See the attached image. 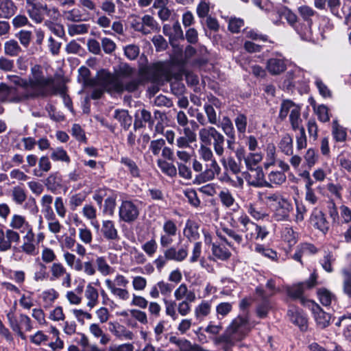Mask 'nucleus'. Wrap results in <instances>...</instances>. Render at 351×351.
I'll return each mask as SVG.
<instances>
[{
    "mask_svg": "<svg viewBox=\"0 0 351 351\" xmlns=\"http://www.w3.org/2000/svg\"><path fill=\"white\" fill-rule=\"evenodd\" d=\"M256 293L263 299L262 302L256 308V313L260 318H265L271 308L270 303L268 298L265 295V291L261 288H256Z\"/></svg>",
    "mask_w": 351,
    "mask_h": 351,
    "instance_id": "nucleus-26",
    "label": "nucleus"
},
{
    "mask_svg": "<svg viewBox=\"0 0 351 351\" xmlns=\"http://www.w3.org/2000/svg\"><path fill=\"white\" fill-rule=\"evenodd\" d=\"M110 330L117 337H125L128 339L133 338V333L125 329V328L119 324H110Z\"/></svg>",
    "mask_w": 351,
    "mask_h": 351,
    "instance_id": "nucleus-50",
    "label": "nucleus"
},
{
    "mask_svg": "<svg viewBox=\"0 0 351 351\" xmlns=\"http://www.w3.org/2000/svg\"><path fill=\"white\" fill-rule=\"evenodd\" d=\"M287 315L290 321L298 326L302 331L307 329V318L302 311L295 306H290Z\"/></svg>",
    "mask_w": 351,
    "mask_h": 351,
    "instance_id": "nucleus-15",
    "label": "nucleus"
},
{
    "mask_svg": "<svg viewBox=\"0 0 351 351\" xmlns=\"http://www.w3.org/2000/svg\"><path fill=\"white\" fill-rule=\"evenodd\" d=\"M263 159V155L260 152H251L245 159V164L248 170L252 171L253 168L258 164Z\"/></svg>",
    "mask_w": 351,
    "mask_h": 351,
    "instance_id": "nucleus-51",
    "label": "nucleus"
},
{
    "mask_svg": "<svg viewBox=\"0 0 351 351\" xmlns=\"http://www.w3.org/2000/svg\"><path fill=\"white\" fill-rule=\"evenodd\" d=\"M221 162L223 167L231 171L233 174L237 175L241 171V162L236 160L233 157L230 156L227 159L224 158V155L221 157Z\"/></svg>",
    "mask_w": 351,
    "mask_h": 351,
    "instance_id": "nucleus-36",
    "label": "nucleus"
},
{
    "mask_svg": "<svg viewBox=\"0 0 351 351\" xmlns=\"http://www.w3.org/2000/svg\"><path fill=\"white\" fill-rule=\"evenodd\" d=\"M51 280H56L62 278L66 271V269L60 263H53L50 266Z\"/></svg>",
    "mask_w": 351,
    "mask_h": 351,
    "instance_id": "nucleus-44",
    "label": "nucleus"
},
{
    "mask_svg": "<svg viewBox=\"0 0 351 351\" xmlns=\"http://www.w3.org/2000/svg\"><path fill=\"white\" fill-rule=\"evenodd\" d=\"M157 164L163 173L171 178L176 176L177 169L173 164L161 159L157 160Z\"/></svg>",
    "mask_w": 351,
    "mask_h": 351,
    "instance_id": "nucleus-48",
    "label": "nucleus"
},
{
    "mask_svg": "<svg viewBox=\"0 0 351 351\" xmlns=\"http://www.w3.org/2000/svg\"><path fill=\"white\" fill-rule=\"evenodd\" d=\"M252 171H254L255 173V176L254 179L248 180V184L250 186L254 187H263L271 186L270 183H269L265 180L264 173L261 167H258L256 169L253 168V170Z\"/></svg>",
    "mask_w": 351,
    "mask_h": 351,
    "instance_id": "nucleus-35",
    "label": "nucleus"
},
{
    "mask_svg": "<svg viewBox=\"0 0 351 351\" xmlns=\"http://www.w3.org/2000/svg\"><path fill=\"white\" fill-rule=\"evenodd\" d=\"M300 110L301 108L298 106V108L293 110L289 114V121L291 125V128L294 131H296L298 129H300L301 128H304L302 125H301L302 119L300 117Z\"/></svg>",
    "mask_w": 351,
    "mask_h": 351,
    "instance_id": "nucleus-53",
    "label": "nucleus"
},
{
    "mask_svg": "<svg viewBox=\"0 0 351 351\" xmlns=\"http://www.w3.org/2000/svg\"><path fill=\"white\" fill-rule=\"evenodd\" d=\"M89 27V25L86 23H73L68 25V34L71 36L84 34L88 32Z\"/></svg>",
    "mask_w": 351,
    "mask_h": 351,
    "instance_id": "nucleus-45",
    "label": "nucleus"
},
{
    "mask_svg": "<svg viewBox=\"0 0 351 351\" xmlns=\"http://www.w3.org/2000/svg\"><path fill=\"white\" fill-rule=\"evenodd\" d=\"M279 148L286 155H292L293 152V138L290 134H286L282 136L279 143Z\"/></svg>",
    "mask_w": 351,
    "mask_h": 351,
    "instance_id": "nucleus-49",
    "label": "nucleus"
},
{
    "mask_svg": "<svg viewBox=\"0 0 351 351\" xmlns=\"http://www.w3.org/2000/svg\"><path fill=\"white\" fill-rule=\"evenodd\" d=\"M120 163L123 165L132 178H139L141 171L136 162L128 156H122Z\"/></svg>",
    "mask_w": 351,
    "mask_h": 351,
    "instance_id": "nucleus-32",
    "label": "nucleus"
},
{
    "mask_svg": "<svg viewBox=\"0 0 351 351\" xmlns=\"http://www.w3.org/2000/svg\"><path fill=\"white\" fill-rule=\"evenodd\" d=\"M266 68L271 75H279L286 70L287 66L284 59L271 58L267 60Z\"/></svg>",
    "mask_w": 351,
    "mask_h": 351,
    "instance_id": "nucleus-20",
    "label": "nucleus"
},
{
    "mask_svg": "<svg viewBox=\"0 0 351 351\" xmlns=\"http://www.w3.org/2000/svg\"><path fill=\"white\" fill-rule=\"evenodd\" d=\"M9 226L13 230H18L21 232H25L29 229H32L25 217L18 214H14L12 216Z\"/></svg>",
    "mask_w": 351,
    "mask_h": 351,
    "instance_id": "nucleus-19",
    "label": "nucleus"
},
{
    "mask_svg": "<svg viewBox=\"0 0 351 351\" xmlns=\"http://www.w3.org/2000/svg\"><path fill=\"white\" fill-rule=\"evenodd\" d=\"M21 237L18 232L12 228L7 229L5 232L0 228V251L5 252L11 249L12 243H19Z\"/></svg>",
    "mask_w": 351,
    "mask_h": 351,
    "instance_id": "nucleus-12",
    "label": "nucleus"
},
{
    "mask_svg": "<svg viewBox=\"0 0 351 351\" xmlns=\"http://www.w3.org/2000/svg\"><path fill=\"white\" fill-rule=\"evenodd\" d=\"M198 152L202 160L206 162H211L210 169L206 170L202 174L204 181L211 180L215 178V173L218 174L220 172L221 168L208 145L201 143Z\"/></svg>",
    "mask_w": 351,
    "mask_h": 351,
    "instance_id": "nucleus-8",
    "label": "nucleus"
},
{
    "mask_svg": "<svg viewBox=\"0 0 351 351\" xmlns=\"http://www.w3.org/2000/svg\"><path fill=\"white\" fill-rule=\"evenodd\" d=\"M254 326L255 324L250 322L247 316L239 315L232 320L228 328V332L236 343L243 339Z\"/></svg>",
    "mask_w": 351,
    "mask_h": 351,
    "instance_id": "nucleus-6",
    "label": "nucleus"
},
{
    "mask_svg": "<svg viewBox=\"0 0 351 351\" xmlns=\"http://www.w3.org/2000/svg\"><path fill=\"white\" fill-rule=\"evenodd\" d=\"M317 295L322 305L328 306L335 300V295L326 289H320L317 291Z\"/></svg>",
    "mask_w": 351,
    "mask_h": 351,
    "instance_id": "nucleus-57",
    "label": "nucleus"
},
{
    "mask_svg": "<svg viewBox=\"0 0 351 351\" xmlns=\"http://www.w3.org/2000/svg\"><path fill=\"white\" fill-rule=\"evenodd\" d=\"M226 141L225 136L220 132L217 133L214 139L213 140V145L215 153L219 157H222L224 155L225 148L224 143Z\"/></svg>",
    "mask_w": 351,
    "mask_h": 351,
    "instance_id": "nucleus-43",
    "label": "nucleus"
},
{
    "mask_svg": "<svg viewBox=\"0 0 351 351\" xmlns=\"http://www.w3.org/2000/svg\"><path fill=\"white\" fill-rule=\"evenodd\" d=\"M298 106V105L293 103L291 100L284 99L280 104L278 118L281 121L285 120L289 112L291 113V112L295 110Z\"/></svg>",
    "mask_w": 351,
    "mask_h": 351,
    "instance_id": "nucleus-41",
    "label": "nucleus"
},
{
    "mask_svg": "<svg viewBox=\"0 0 351 351\" xmlns=\"http://www.w3.org/2000/svg\"><path fill=\"white\" fill-rule=\"evenodd\" d=\"M6 317L11 329L22 339L25 340L26 335L23 332V329L24 328L27 332H29L33 329L32 322L30 317L25 314L21 313L19 316V319H17L14 310H10L8 312Z\"/></svg>",
    "mask_w": 351,
    "mask_h": 351,
    "instance_id": "nucleus-7",
    "label": "nucleus"
},
{
    "mask_svg": "<svg viewBox=\"0 0 351 351\" xmlns=\"http://www.w3.org/2000/svg\"><path fill=\"white\" fill-rule=\"evenodd\" d=\"M35 234L32 231V229L28 230L26 232L25 235L23 237V243L21 246V248L25 254L34 256L36 254V245L34 244Z\"/></svg>",
    "mask_w": 351,
    "mask_h": 351,
    "instance_id": "nucleus-18",
    "label": "nucleus"
},
{
    "mask_svg": "<svg viewBox=\"0 0 351 351\" xmlns=\"http://www.w3.org/2000/svg\"><path fill=\"white\" fill-rule=\"evenodd\" d=\"M144 82V77L135 68L126 63L121 64L115 74L106 73L100 77L101 87L95 88L90 97L98 99L104 91L111 95L134 93Z\"/></svg>",
    "mask_w": 351,
    "mask_h": 351,
    "instance_id": "nucleus-1",
    "label": "nucleus"
},
{
    "mask_svg": "<svg viewBox=\"0 0 351 351\" xmlns=\"http://www.w3.org/2000/svg\"><path fill=\"white\" fill-rule=\"evenodd\" d=\"M140 114H141V120L140 121L136 120L134 121V128L136 129V128L143 127V122H144V123H147L149 128L152 129V128L154 126V121L152 117L151 112L145 109H143L141 110Z\"/></svg>",
    "mask_w": 351,
    "mask_h": 351,
    "instance_id": "nucleus-46",
    "label": "nucleus"
},
{
    "mask_svg": "<svg viewBox=\"0 0 351 351\" xmlns=\"http://www.w3.org/2000/svg\"><path fill=\"white\" fill-rule=\"evenodd\" d=\"M101 232L104 237L107 240L117 241L119 239L118 230L113 221L104 220L102 221Z\"/></svg>",
    "mask_w": 351,
    "mask_h": 351,
    "instance_id": "nucleus-17",
    "label": "nucleus"
},
{
    "mask_svg": "<svg viewBox=\"0 0 351 351\" xmlns=\"http://www.w3.org/2000/svg\"><path fill=\"white\" fill-rule=\"evenodd\" d=\"M174 297L177 300H181L185 298L184 300L194 302L196 299V295L194 291L188 289L186 284H181L175 291Z\"/></svg>",
    "mask_w": 351,
    "mask_h": 351,
    "instance_id": "nucleus-29",
    "label": "nucleus"
},
{
    "mask_svg": "<svg viewBox=\"0 0 351 351\" xmlns=\"http://www.w3.org/2000/svg\"><path fill=\"white\" fill-rule=\"evenodd\" d=\"M17 7L12 0H1L0 2V19H8L14 16Z\"/></svg>",
    "mask_w": 351,
    "mask_h": 351,
    "instance_id": "nucleus-25",
    "label": "nucleus"
},
{
    "mask_svg": "<svg viewBox=\"0 0 351 351\" xmlns=\"http://www.w3.org/2000/svg\"><path fill=\"white\" fill-rule=\"evenodd\" d=\"M258 198L261 202L269 206H276L283 199L278 193L267 191L259 193Z\"/></svg>",
    "mask_w": 351,
    "mask_h": 351,
    "instance_id": "nucleus-30",
    "label": "nucleus"
},
{
    "mask_svg": "<svg viewBox=\"0 0 351 351\" xmlns=\"http://www.w3.org/2000/svg\"><path fill=\"white\" fill-rule=\"evenodd\" d=\"M84 297L87 300L86 306L90 309L95 307L99 303V292L93 287V283H88L85 289Z\"/></svg>",
    "mask_w": 351,
    "mask_h": 351,
    "instance_id": "nucleus-23",
    "label": "nucleus"
},
{
    "mask_svg": "<svg viewBox=\"0 0 351 351\" xmlns=\"http://www.w3.org/2000/svg\"><path fill=\"white\" fill-rule=\"evenodd\" d=\"M211 311V302L203 300L194 310V314L197 319H202L208 316Z\"/></svg>",
    "mask_w": 351,
    "mask_h": 351,
    "instance_id": "nucleus-38",
    "label": "nucleus"
},
{
    "mask_svg": "<svg viewBox=\"0 0 351 351\" xmlns=\"http://www.w3.org/2000/svg\"><path fill=\"white\" fill-rule=\"evenodd\" d=\"M311 221L315 227L322 231L323 233L328 232L329 229V223L326 220L325 215L319 210H315L311 216Z\"/></svg>",
    "mask_w": 351,
    "mask_h": 351,
    "instance_id": "nucleus-21",
    "label": "nucleus"
},
{
    "mask_svg": "<svg viewBox=\"0 0 351 351\" xmlns=\"http://www.w3.org/2000/svg\"><path fill=\"white\" fill-rule=\"evenodd\" d=\"M308 306L311 309L318 326L324 328L329 325L330 315L324 312L320 306L313 301H308Z\"/></svg>",
    "mask_w": 351,
    "mask_h": 351,
    "instance_id": "nucleus-13",
    "label": "nucleus"
},
{
    "mask_svg": "<svg viewBox=\"0 0 351 351\" xmlns=\"http://www.w3.org/2000/svg\"><path fill=\"white\" fill-rule=\"evenodd\" d=\"M231 224L235 229L224 227L217 231V237L231 245L228 237L238 245H244L255 241H263L269 234L265 226H261L252 221L243 211L235 218L231 219Z\"/></svg>",
    "mask_w": 351,
    "mask_h": 351,
    "instance_id": "nucleus-2",
    "label": "nucleus"
},
{
    "mask_svg": "<svg viewBox=\"0 0 351 351\" xmlns=\"http://www.w3.org/2000/svg\"><path fill=\"white\" fill-rule=\"evenodd\" d=\"M7 78L10 83L23 88L25 90L40 88L43 92L49 94H56L58 91L54 78L45 77L38 65L31 69V76L28 80L14 75H8Z\"/></svg>",
    "mask_w": 351,
    "mask_h": 351,
    "instance_id": "nucleus-3",
    "label": "nucleus"
},
{
    "mask_svg": "<svg viewBox=\"0 0 351 351\" xmlns=\"http://www.w3.org/2000/svg\"><path fill=\"white\" fill-rule=\"evenodd\" d=\"M332 134L333 138L338 142L344 141L347 136L346 130L343 127L340 126L336 120L332 122Z\"/></svg>",
    "mask_w": 351,
    "mask_h": 351,
    "instance_id": "nucleus-55",
    "label": "nucleus"
},
{
    "mask_svg": "<svg viewBox=\"0 0 351 351\" xmlns=\"http://www.w3.org/2000/svg\"><path fill=\"white\" fill-rule=\"evenodd\" d=\"M78 236L81 241L84 244L88 245L92 243V232L84 224L82 228L78 229Z\"/></svg>",
    "mask_w": 351,
    "mask_h": 351,
    "instance_id": "nucleus-62",
    "label": "nucleus"
},
{
    "mask_svg": "<svg viewBox=\"0 0 351 351\" xmlns=\"http://www.w3.org/2000/svg\"><path fill=\"white\" fill-rule=\"evenodd\" d=\"M51 158L53 161H62L66 163L70 162V157L66 152L61 147L53 149L51 154Z\"/></svg>",
    "mask_w": 351,
    "mask_h": 351,
    "instance_id": "nucleus-59",
    "label": "nucleus"
},
{
    "mask_svg": "<svg viewBox=\"0 0 351 351\" xmlns=\"http://www.w3.org/2000/svg\"><path fill=\"white\" fill-rule=\"evenodd\" d=\"M282 239L287 242L289 246H292L296 243V233L293 228L289 226L285 227L281 232Z\"/></svg>",
    "mask_w": 351,
    "mask_h": 351,
    "instance_id": "nucleus-52",
    "label": "nucleus"
},
{
    "mask_svg": "<svg viewBox=\"0 0 351 351\" xmlns=\"http://www.w3.org/2000/svg\"><path fill=\"white\" fill-rule=\"evenodd\" d=\"M12 201L18 205H21L27 199V194L23 188L21 186L13 187L11 191Z\"/></svg>",
    "mask_w": 351,
    "mask_h": 351,
    "instance_id": "nucleus-47",
    "label": "nucleus"
},
{
    "mask_svg": "<svg viewBox=\"0 0 351 351\" xmlns=\"http://www.w3.org/2000/svg\"><path fill=\"white\" fill-rule=\"evenodd\" d=\"M165 248L166 250L164 251V254L166 255L167 258H168L169 261L182 262L188 256V245H183L178 248L176 247L175 246L170 245Z\"/></svg>",
    "mask_w": 351,
    "mask_h": 351,
    "instance_id": "nucleus-14",
    "label": "nucleus"
},
{
    "mask_svg": "<svg viewBox=\"0 0 351 351\" xmlns=\"http://www.w3.org/2000/svg\"><path fill=\"white\" fill-rule=\"evenodd\" d=\"M62 180L57 173L50 174L45 181V185L48 191L55 193L61 186Z\"/></svg>",
    "mask_w": 351,
    "mask_h": 351,
    "instance_id": "nucleus-42",
    "label": "nucleus"
},
{
    "mask_svg": "<svg viewBox=\"0 0 351 351\" xmlns=\"http://www.w3.org/2000/svg\"><path fill=\"white\" fill-rule=\"evenodd\" d=\"M342 274L343 276V291L351 298V272L348 269L344 268L342 269Z\"/></svg>",
    "mask_w": 351,
    "mask_h": 351,
    "instance_id": "nucleus-64",
    "label": "nucleus"
},
{
    "mask_svg": "<svg viewBox=\"0 0 351 351\" xmlns=\"http://www.w3.org/2000/svg\"><path fill=\"white\" fill-rule=\"evenodd\" d=\"M304 73L300 69L293 71H289L286 75V78L283 82V88L287 90H291L293 87L295 86L298 84H301L302 81L299 79L303 76Z\"/></svg>",
    "mask_w": 351,
    "mask_h": 351,
    "instance_id": "nucleus-24",
    "label": "nucleus"
},
{
    "mask_svg": "<svg viewBox=\"0 0 351 351\" xmlns=\"http://www.w3.org/2000/svg\"><path fill=\"white\" fill-rule=\"evenodd\" d=\"M38 167L39 170H34V175L37 177H41L43 176V173L41 171L47 173L51 169V165L49 158L47 156H42L39 159Z\"/></svg>",
    "mask_w": 351,
    "mask_h": 351,
    "instance_id": "nucleus-56",
    "label": "nucleus"
},
{
    "mask_svg": "<svg viewBox=\"0 0 351 351\" xmlns=\"http://www.w3.org/2000/svg\"><path fill=\"white\" fill-rule=\"evenodd\" d=\"M149 74L152 80L154 82H158L167 78V71L165 66L161 63L154 64L149 71Z\"/></svg>",
    "mask_w": 351,
    "mask_h": 351,
    "instance_id": "nucleus-28",
    "label": "nucleus"
},
{
    "mask_svg": "<svg viewBox=\"0 0 351 351\" xmlns=\"http://www.w3.org/2000/svg\"><path fill=\"white\" fill-rule=\"evenodd\" d=\"M293 210L292 204L285 198L275 206V217L277 221L289 219L290 213Z\"/></svg>",
    "mask_w": 351,
    "mask_h": 351,
    "instance_id": "nucleus-16",
    "label": "nucleus"
},
{
    "mask_svg": "<svg viewBox=\"0 0 351 351\" xmlns=\"http://www.w3.org/2000/svg\"><path fill=\"white\" fill-rule=\"evenodd\" d=\"M219 131L213 126H205L199 129L198 135L200 143L210 145Z\"/></svg>",
    "mask_w": 351,
    "mask_h": 351,
    "instance_id": "nucleus-22",
    "label": "nucleus"
},
{
    "mask_svg": "<svg viewBox=\"0 0 351 351\" xmlns=\"http://www.w3.org/2000/svg\"><path fill=\"white\" fill-rule=\"evenodd\" d=\"M218 197L222 206L227 208H230L234 205L239 207L236 203L233 195L228 189L224 188L221 190L218 194Z\"/></svg>",
    "mask_w": 351,
    "mask_h": 351,
    "instance_id": "nucleus-33",
    "label": "nucleus"
},
{
    "mask_svg": "<svg viewBox=\"0 0 351 351\" xmlns=\"http://www.w3.org/2000/svg\"><path fill=\"white\" fill-rule=\"evenodd\" d=\"M212 252L215 257L222 261L229 258L231 255L226 247L215 243H213Z\"/></svg>",
    "mask_w": 351,
    "mask_h": 351,
    "instance_id": "nucleus-54",
    "label": "nucleus"
},
{
    "mask_svg": "<svg viewBox=\"0 0 351 351\" xmlns=\"http://www.w3.org/2000/svg\"><path fill=\"white\" fill-rule=\"evenodd\" d=\"M116 195H110L104 201L103 213L108 215H113L116 207Z\"/></svg>",
    "mask_w": 351,
    "mask_h": 351,
    "instance_id": "nucleus-60",
    "label": "nucleus"
},
{
    "mask_svg": "<svg viewBox=\"0 0 351 351\" xmlns=\"http://www.w3.org/2000/svg\"><path fill=\"white\" fill-rule=\"evenodd\" d=\"M178 228L176 223L171 219H167L162 225V232L160 237V245L161 247H168L174 241Z\"/></svg>",
    "mask_w": 351,
    "mask_h": 351,
    "instance_id": "nucleus-11",
    "label": "nucleus"
},
{
    "mask_svg": "<svg viewBox=\"0 0 351 351\" xmlns=\"http://www.w3.org/2000/svg\"><path fill=\"white\" fill-rule=\"evenodd\" d=\"M317 278V276L315 273L311 274L309 278L305 282L298 283L289 287L287 289L288 295L292 298L299 299L303 305L308 306L307 302L309 300L303 298V293L305 289H311L316 285Z\"/></svg>",
    "mask_w": 351,
    "mask_h": 351,
    "instance_id": "nucleus-10",
    "label": "nucleus"
},
{
    "mask_svg": "<svg viewBox=\"0 0 351 351\" xmlns=\"http://www.w3.org/2000/svg\"><path fill=\"white\" fill-rule=\"evenodd\" d=\"M3 51L5 56L14 58L23 53V49L18 41L12 38L5 42Z\"/></svg>",
    "mask_w": 351,
    "mask_h": 351,
    "instance_id": "nucleus-27",
    "label": "nucleus"
},
{
    "mask_svg": "<svg viewBox=\"0 0 351 351\" xmlns=\"http://www.w3.org/2000/svg\"><path fill=\"white\" fill-rule=\"evenodd\" d=\"M114 118L121 123V125L125 129L128 130L130 127L132 118L129 115L127 110H116L114 114Z\"/></svg>",
    "mask_w": 351,
    "mask_h": 351,
    "instance_id": "nucleus-40",
    "label": "nucleus"
},
{
    "mask_svg": "<svg viewBox=\"0 0 351 351\" xmlns=\"http://www.w3.org/2000/svg\"><path fill=\"white\" fill-rule=\"evenodd\" d=\"M62 16L64 20L73 22L79 23L86 21L84 18V14L82 11L78 8H73L71 10H65L62 12Z\"/></svg>",
    "mask_w": 351,
    "mask_h": 351,
    "instance_id": "nucleus-37",
    "label": "nucleus"
},
{
    "mask_svg": "<svg viewBox=\"0 0 351 351\" xmlns=\"http://www.w3.org/2000/svg\"><path fill=\"white\" fill-rule=\"evenodd\" d=\"M199 225L194 221L188 220L184 228V235L190 241H196L199 238Z\"/></svg>",
    "mask_w": 351,
    "mask_h": 351,
    "instance_id": "nucleus-31",
    "label": "nucleus"
},
{
    "mask_svg": "<svg viewBox=\"0 0 351 351\" xmlns=\"http://www.w3.org/2000/svg\"><path fill=\"white\" fill-rule=\"evenodd\" d=\"M27 12L29 18L36 23H41L45 15L53 16L58 14V9L54 6L48 7L47 4L39 0H25Z\"/></svg>",
    "mask_w": 351,
    "mask_h": 351,
    "instance_id": "nucleus-4",
    "label": "nucleus"
},
{
    "mask_svg": "<svg viewBox=\"0 0 351 351\" xmlns=\"http://www.w3.org/2000/svg\"><path fill=\"white\" fill-rule=\"evenodd\" d=\"M49 95L47 92H43L40 88L19 91L16 88L10 86L6 88L4 100L11 103H20L28 99L45 97Z\"/></svg>",
    "mask_w": 351,
    "mask_h": 351,
    "instance_id": "nucleus-5",
    "label": "nucleus"
},
{
    "mask_svg": "<svg viewBox=\"0 0 351 351\" xmlns=\"http://www.w3.org/2000/svg\"><path fill=\"white\" fill-rule=\"evenodd\" d=\"M298 12L303 19L307 23V25H311V17L316 13L311 7L302 5L298 8Z\"/></svg>",
    "mask_w": 351,
    "mask_h": 351,
    "instance_id": "nucleus-61",
    "label": "nucleus"
},
{
    "mask_svg": "<svg viewBox=\"0 0 351 351\" xmlns=\"http://www.w3.org/2000/svg\"><path fill=\"white\" fill-rule=\"evenodd\" d=\"M169 342L177 346L180 351H195L196 344L193 345L190 341L186 339H180L176 336H171Z\"/></svg>",
    "mask_w": 351,
    "mask_h": 351,
    "instance_id": "nucleus-39",
    "label": "nucleus"
},
{
    "mask_svg": "<svg viewBox=\"0 0 351 351\" xmlns=\"http://www.w3.org/2000/svg\"><path fill=\"white\" fill-rule=\"evenodd\" d=\"M98 271L103 275L107 276L112 273V268L108 264L105 257L99 256L95 260Z\"/></svg>",
    "mask_w": 351,
    "mask_h": 351,
    "instance_id": "nucleus-58",
    "label": "nucleus"
},
{
    "mask_svg": "<svg viewBox=\"0 0 351 351\" xmlns=\"http://www.w3.org/2000/svg\"><path fill=\"white\" fill-rule=\"evenodd\" d=\"M317 252L316 247L310 243H303L298 246L293 258L294 260L302 263L301 258L302 256L313 254Z\"/></svg>",
    "mask_w": 351,
    "mask_h": 351,
    "instance_id": "nucleus-34",
    "label": "nucleus"
},
{
    "mask_svg": "<svg viewBox=\"0 0 351 351\" xmlns=\"http://www.w3.org/2000/svg\"><path fill=\"white\" fill-rule=\"evenodd\" d=\"M140 214L138 200H123L119 208V219L125 223L135 221Z\"/></svg>",
    "mask_w": 351,
    "mask_h": 351,
    "instance_id": "nucleus-9",
    "label": "nucleus"
},
{
    "mask_svg": "<svg viewBox=\"0 0 351 351\" xmlns=\"http://www.w3.org/2000/svg\"><path fill=\"white\" fill-rule=\"evenodd\" d=\"M234 123L237 132L241 134H244L246 131L247 119L244 114L239 113L234 119Z\"/></svg>",
    "mask_w": 351,
    "mask_h": 351,
    "instance_id": "nucleus-63",
    "label": "nucleus"
}]
</instances>
